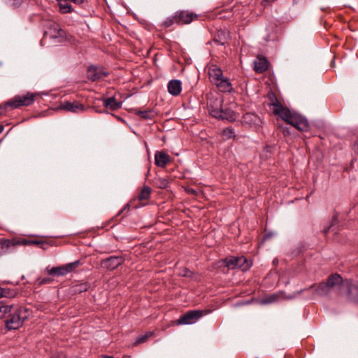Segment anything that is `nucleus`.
Instances as JSON below:
<instances>
[{
  "mask_svg": "<svg viewBox=\"0 0 358 358\" xmlns=\"http://www.w3.org/2000/svg\"><path fill=\"white\" fill-rule=\"evenodd\" d=\"M268 98L270 101L269 105L273 107V113L275 115L299 131H304L308 129L309 124L305 117L292 112L288 108L284 106L274 93L268 94Z\"/></svg>",
  "mask_w": 358,
  "mask_h": 358,
  "instance_id": "nucleus-1",
  "label": "nucleus"
},
{
  "mask_svg": "<svg viewBox=\"0 0 358 358\" xmlns=\"http://www.w3.org/2000/svg\"><path fill=\"white\" fill-rule=\"evenodd\" d=\"M325 282L331 289L339 285L342 293H344L350 299L358 303V283L355 284L349 279L343 280L338 273L330 275Z\"/></svg>",
  "mask_w": 358,
  "mask_h": 358,
  "instance_id": "nucleus-2",
  "label": "nucleus"
},
{
  "mask_svg": "<svg viewBox=\"0 0 358 358\" xmlns=\"http://www.w3.org/2000/svg\"><path fill=\"white\" fill-rule=\"evenodd\" d=\"M29 317V310L24 307L14 308L6 320L8 330H16L21 327Z\"/></svg>",
  "mask_w": 358,
  "mask_h": 358,
  "instance_id": "nucleus-3",
  "label": "nucleus"
},
{
  "mask_svg": "<svg viewBox=\"0 0 358 358\" xmlns=\"http://www.w3.org/2000/svg\"><path fill=\"white\" fill-rule=\"evenodd\" d=\"M221 266L227 267L229 270L239 268L241 271H247L250 267V263L243 256L229 257L220 261Z\"/></svg>",
  "mask_w": 358,
  "mask_h": 358,
  "instance_id": "nucleus-4",
  "label": "nucleus"
},
{
  "mask_svg": "<svg viewBox=\"0 0 358 358\" xmlns=\"http://www.w3.org/2000/svg\"><path fill=\"white\" fill-rule=\"evenodd\" d=\"M82 264L80 260H76L73 262L68 263L59 266H55L50 269H48V273L53 276H64L76 270Z\"/></svg>",
  "mask_w": 358,
  "mask_h": 358,
  "instance_id": "nucleus-5",
  "label": "nucleus"
},
{
  "mask_svg": "<svg viewBox=\"0 0 358 358\" xmlns=\"http://www.w3.org/2000/svg\"><path fill=\"white\" fill-rule=\"evenodd\" d=\"M35 94L28 92L24 95H17L6 102V105L13 108H17L22 106H28L33 103Z\"/></svg>",
  "mask_w": 358,
  "mask_h": 358,
  "instance_id": "nucleus-6",
  "label": "nucleus"
},
{
  "mask_svg": "<svg viewBox=\"0 0 358 358\" xmlns=\"http://www.w3.org/2000/svg\"><path fill=\"white\" fill-rule=\"evenodd\" d=\"M203 315V311L192 310L181 315L177 321L178 324H192L195 323Z\"/></svg>",
  "mask_w": 358,
  "mask_h": 358,
  "instance_id": "nucleus-7",
  "label": "nucleus"
},
{
  "mask_svg": "<svg viewBox=\"0 0 358 358\" xmlns=\"http://www.w3.org/2000/svg\"><path fill=\"white\" fill-rule=\"evenodd\" d=\"M125 259L123 256H110L102 259L101 261V266L102 268L108 271H113L119 266L122 265Z\"/></svg>",
  "mask_w": 358,
  "mask_h": 358,
  "instance_id": "nucleus-8",
  "label": "nucleus"
},
{
  "mask_svg": "<svg viewBox=\"0 0 358 358\" xmlns=\"http://www.w3.org/2000/svg\"><path fill=\"white\" fill-rule=\"evenodd\" d=\"M108 75L103 67H97L94 66H89L87 76V78L92 81H96L104 78Z\"/></svg>",
  "mask_w": 358,
  "mask_h": 358,
  "instance_id": "nucleus-9",
  "label": "nucleus"
},
{
  "mask_svg": "<svg viewBox=\"0 0 358 358\" xmlns=\"http://www.w3.org/2000/svg\"><path fill=\"white\" fill-rule=\"evenodd\" d=\"M178 24H187L198 18V15L189 10L176 11Z\"/></svg>",
  "mask_w": 358,
  "mask_h": 358,
  "instance_id": "nucleus-10",
  "label": "nucleus"
},
{
  "mask_svg": "<svg viewBox=\"0 0 358 358\" xmlns=\"http://www.w3.org/2000/svg\"><path fill=\"white\" fill-rule=\"evenodd\" d=\"M213 113L214 117L220 118L222 120H227L230 122L234 121L236 118L235 112L229 108H221L220 110H213Z\"/></svg>",
  "mask_w": 358,
  "mask_h": 358,
  "instance_id": "nucleus-11",
  "label": "nucleus"
},
{
  "mask_svg": "<svg viewBox=\"0 0 358 358\" xmlns=\"http://www.w3.org/2000/svg\"><path fill=\"white\" fill-rule=\"evenodd\" d=\"M48 27V30L45 32L50 34V37L57 38L63 36L64 31L61 29L60 26L52 20H48L45 24Z\"/></svg>",
  "mask_w": 358,
  "mask_h": 358,
  "instance_id": "nucleus-12",
  "label": "nucleus"
},
{
  "mask_svg": "<svg viewBox=\"0 0 358 358\" xmlns=\"http://www.w3.org/2000/svg\"><path fill=\"white\" fill-rule=\"evenodd\" d=\"M171 157L163 151H157L155 154V163L158 167L164 168L171 163Z\"/></svg>",
  "mask_w": 358,
  "mask_h": 358,
  "instance_id": "nucleus-13",
  "label": "nucleus"
},
{
  "mask_svg": "<svg viewBox=\"0 0 358 358\" xmlns=\"http://www.w3.org/2000/svg\"><path fill=\"white\" fill-rule=\"evenodd\" d=\"M61 108L72 113H79L85 110V106L77 101H64L62 103Z\"/></svg>",
  "mask_w": 358,
  "mask_h": 358,
  "instance_id": "nucleus-14",
  "label": "nucleus"
},
{
  "mask_svg": "<svg viewBox=\"0 0 358 358\" xmlns=\"http://www.w3.org/2000/svg\"><path fill=\"white\" fill-rule=\"evenodd\" d=\"M269 62L264 57H257L254 61V70L258 73H262L268 69Z\"/></svg>",
  "mask_w": 358,
  "mask_h": 358,
  "instance_id": "nucleus-15",
  "label": "nucleus"
},
{
  "mask_svg": "<svg viewBox=\"0 0 358 358\" xmlns=\"http://www.w3.org/2000/svg\"><path fill=\"white\" fill-rule=\"evenodd\" d=\"M261 120L259 117L252 113H245L242 118V123L250 127L259 125Z\"/></svg>",
  "mask_w": 358,
  "mask_h": 358,
  "instance_id": "nucleus-16",
  "label": "nucleus"
},
{
  "mask_svg": "<svg viewBox=\"0 0 358 358\" xmlns=\"http://www.w3.org/2000/svg\"><path fill=\"white\" fill-rule=\"evenodd\" d=\"M208 76L210 82L213 84L217 83V81L224 77L222 70L217 66L209 67Z\"/></svg>",
  "mask_w": 358,
  "mask_h": 358,
  "instance_id": "nucleus-17",
  "label": "nucleus"
},
{
  "mask_svg": "<svg viewBox=\"0 0 358 358\" xmlns=\"http://www.w3.org/2000/svg\"><path fill=\"white\" fill-rule=\"evenodd\" d=\"M214 85H215L218 90L222 92H231L233 90V87L229 79L225 77H223Z\"/></svg>",
  "mask_w": 358,
  "mask_h": 358,
  "instance_id": "nucleus-18",
  "label": "nucleus"
},
{
  "mask_svg": "<svg viewBox=\"0 0 358 358\" xmlns=\"http://www.w3.org/2000/svg\"><path fill=\"white\" fill-rule=\"evenodd\" d=\"M167 87L171 94L178 96L181 92L182 84L179 80H171L169 82Z\"/></svg>",
  "mask_w": 358,
  "mask_h": 358,
  "instance_id": "nucleus-19",
  "label": "nucleus"
},
{
  "mask_svg": "<svg viewBox=\"0 0 358 358\" xmlns=\"http://www.w3.org/2000/svg\"><path fill=\"white\" fill-rule=\"evenodd\" d=\"M103 104L106 108H109L111 110H117L122 106V103L117 101L114 96L103 99Z\"/></svg>",
  "mask_w": 358,
  "mask_h": 358,
  "instance_id": "nucleus-20",
  "label": "nucleus"
},
{
  "mask_svg": "<svg viewBox=\"0 0 358 358\" xmlns=\"http://www.w3.org/2000/svg\"><path fill=\"white\" fill-rule=\"evenodd\" d=\"M222 101L220 99H208L207 106L210 114L213 117V110H220L222 108Z\"/></svg>",
  "mask_w": 358,
  "mask_h": 358,
  "instance_id": "nucleus-21",
  "label": "nucleus"
},
{
  "mask_svg": "<svg viewBox=\"0 0 358 358\" xmlns=\"http://www.w3.org/2000/svg\"><path fill=\"white\" fill-rule=\"evenodd\" d=\"M227 38L228 33L227 31L219 30L213 39V42L217 45H223L227 42Z\"/></svg>",
  "mask_w": 358,
  "mask_h": 358,
  "instance_id": "nucleus-22",
  "label": "nucleus"
},
{
  "mask_svg": "<svg viewBox=\"0 0 358 358\" xmlns=\"http://www.w3.org/2000/svg\"><path fill=\"white\" fill-rule=\"evenodd\" d=\"M58 2L59 12L62 14L71 13L73 11L69 0H57Z\"/></svg>",
  "mask_w": 358,
  "mask_h": 358,
  "instance_id": "nucleus-23",
  "label": "nucleus"
},
{
  "mask_svg": "<svg viewBox=\"0 0 358 358\" xmlns=\"http://www.w3.org/2000/svg\"><path fill=\"white\" fill-rule=\"evenodd\" d=\"M90 287V285L88 282H82L73 285L71 287V291L73 294H80L87 291Z\"/></svg>",
  "mask_w": 358,
  "mask_h": 358,
  "instance_id": "nucleus-24",
  "label": "nucleus"
},
{
  "mask_svg": "<svg viewBox=\"0 0 358 358\" xmlns=\"http://www.w3.org/2000/svg\"><path fill=\"white\" fill-rule=\"evenodd\" d=\"M331 289L325 282H322L317 285L315 291L317 295L324 296L328 294L330 292Z\"/></svg>",
  "mask_w": 358,
  "mask_h": 358,
  "instance_id": "nucleus-25",
  "label": "nucleus"
},
{
  "mask_svg": "<svg viewBox=\"0 0 358 358\" xmlns=\"http://www.w3.org/2000/svg\"><path fill=\"white\" fill-rule=\"evenodd\" d=\"M151 194V188L145 186L138 195V199L139 201H145L150 199Z\"/></svg>",
  "mask_w": 358,
  "mask_h": 358,
  "instance_id": "nucleus-26",
  "label": "nucleus"
},
{
  "mask_svg": "<svg viewBox=\"0 0 358 358\" xmlns=\"http://www.w3.org/2000/svg\"><path fill=\"white\" fill-rule=\"evenodd\" d=\"M14 309L13 306H0V319L7 318L8 317L10 313Z\"/></svg>",
  "mask_w": 358,
  "mask_h": 358,
  "instance_id": "nucleus-27",
  "label": "nucleus"
},
{
  "mask_svg": "<svg viewBox=\"0 0 358 358\" xmlns=\"http://www.w3.org/2000/svg\"><path fill=\"white\" fill-rule=\"evenodd\" d=\"M135 114L144 120H151L154 117L152 112L150 110H135Z\"/></svg>",
  "mask_w": 358,
  "mask_h": 358,
  "instance_id": "nucleus-28",
  "label": "nucleus"
},
{
  "mask_svg": "<svg viewBox=\"0 0 358 358\" xmlns=\"http://www.w3.org/2000/svg\"><path fill=\"white\" fill-rule=\"evenodd\" d=\"M154 334V332L152 331H148L144 335H141L136 338L135 342L134 343V345H138L141 343H143L148 341L149 338L152 336Z\"/></svg>",
  "mask_w": 358,
  "mask_h": 358,
  "instance_id": "nucleus-29",
  "label": "nucleus"
},
{
  "mask_svg": "<svg viewBox=\"0 0 358 358\" xmlns=\"http://www.w3.org/2000/svg\"><path fill=\"white\" fill-rule=\"evenodd\" d=\"M178 21L177 20V15H176V12L173 15L167 17L163 22L162 25L164 27L167 28V27H169L172 26L174 24H178Z\"/></svg>",
  "mask_w": 358,
  "mask_h": 358,
  "instance_id": "nucleus-30",
  "label": "nucleus"
},
{
  "mask_svg": "<svg viewBox=\"0 0 358 358\" xmlns=\"http://www.w3.org/2000/svg\"><path fill=\"white\" fill-rule=\"evenodd\" d=\"M155 183L156 187L161 189H165L169 185V181L166 178H155Z\"/></svg>",
  "mask_w": 358,
  "mask_h": 358,
  "instance_id": "nucleus-31",
  "label": "nucleus"
},
{
  "mask_svg": "<svg viewBox=\"0 0 358 358\" xmlns=\"http://www.w3.org/2000/svg\"><path fill=\"white\" fill-rule=\"evenodd\" d=\"M222 135L224 139H230L235 137V132L231 127H227L222 131Z\"/></svg>",
  "mask_w": 358,
  "mask_h": 358,
  "instance_id": "nucleus-32",
  "label": "nucleus"
},
{
  "mask_svg": "<svg viewBox=\"0 0 358 358\" xmlns=\"http://www.w3.org/2000/svg\"><path fill=\"white\" fill-rule=\"evenodd\" d=\"M20 243H21V244H22L24 245H44V242L42 241L31 240V239H23L22 241H21Z\"/></svg>",
  "mask_w": 358,
  "mask_h": 358,
  "instance_id": "nucleus-33",
  "label": "nucleus"
},
{
  "mask_svg": "<svg viewBox=\"0 0 358 358\" xmlns=\"http://www.w3.org/2000/svg\"><path fill=\"white\" fill-rule=\"evenodd\" d=\"M53 282V279L51 277L38 278L36 280V285L41 286L45 284H50Z\"/></svg>",
  "mask_w": 358,
  "mask_h": 358,
  "instance_id": "nucleus-34",
  "label": "nucleus"
},
{
  "mask_svg": "<svg viewBox=\"0 0 358 358\" xmlns=\"http://www.w3.org/2000/svg\"><path fill=\"white\" fill-rule=\"evenodd\" d=\"M17 292L15 289H10L8 288H3V297L12 298L16 295Z\"/></svg>",
  "mask_w": 358,
  "mask_h": 358,
  "instance_id": "nucleus-35",
  "label": "nucleus"
},
{
  "mask_svg": "<svg viewBox=\"0 0 358 358\" xmlns=\"http://www.w3.org/2000/svg\"><path fill=\"white\" fill-rule=\"evenodd\" d=\"M186 192L190 195H198L199 191L192 187H187L185 189Z\"/></svg>",
  "mask_w": 358,
  "mask_h": 358,
  "instance_id": "nucleus-36",
  "label": "nucleus"
},
{
  "mask_svg": "<svg viewBox=\"0 0 358 358\" xmlns=\"http://www.w3.org/2000/svg\"><path fill=\"white\" fill-rule=\"evenodd\" d=\"M278 299V296L276 294H272L271 296H269L268 297H267L265 301L267 303H272V302H274L277 300Z\"/></svg>",
  "mask_w": 358,
  "mask_h": 358,
  "instance_id": "nucleus-37",
  "label": "nucleus"
},
{
  "mask_svg": "<svg viewBox=\"0 0 358 358\" xmlns=\"http://www.w3.org/2000/svg\"><path fill=\"white\" fill-rule=\"evenodd\" d=\"M7 107L8 105H6V103L3 105H0V116L6 115Z\"/></svg>",
  "mask_w": 358,
  "mask_h": 358,
  "instance_id": "nucleus-38",
  "label": "nucleus"
},
{
  "mask_svg": "<svg viewBox=\"0 0 358 358\" xmlns=\"http://www.w3.org/2000/svg\"><path fill=\"white\" fill-rule=\"evenodd\" d=\"M336 221L337 218L336 217H334L331 225L327 229H325L324 230V234H327L330 231L331 229L333 227L334 223L336 222Z\"/></svg>",
  "mask_w": 358,
  "mask_h": 358,
  "instance_id": "nucleus-39",
  "label": "nucleus"
},
{
  "mask_svg": "<svg viewBox=\"0 0 358 358\" xmlns=\"http://www.w3.org/2000/svg\"><path fill=\"white\" fill-rule=\"evenodd\" d=\"M130 208V206L129 204H127L124 206V208L118 213L117 215L122 214L124 211L127 210L129 211Z\"/></svg>",
  "mask_w": 358,
  "mask_h": 358,
  "instance_id": "nucleus-40",
  "label": "nucleus"
},
{
  "mask_svg": "<svg viewBox=\"0 0 358 358\" xmlns=\"http://www.w3.org/2000/svg\"><path fill=\"white\" fill-rule=\"evenodd\" d=\"M71 2H73L75 4L81 5L84 3L85 0H69Z\"/></svg>",
  "mask_w": 358,
  "mask_h": 358,
  "instance_id": "nucleus-41",
  "label": "nucleus"
},
{
  "mask_svg": "<svg viewBox=\"0 0 358 358\" xmlns=\"http://www.w3.org/2000/svg\"><path fill=\"white\" fill-rule=\"evenodd\" d=\"M191 274H192V272L189 270L185 268L184 271V273L182 275L184 276H190Z\"/></svg>",
  "mask_w": 358,
  "mask_h": 358,
  "instance_id": "nucleus-42",
  "label": "nucleus"
},
{
  "mask_svg": "<svg viewBox=\"0 0 358 358\" xmlns=\"http://www.w3.org/2000/svg\"><path fill=\"white\" fill-rule=\"evenodd\" d=\"M2 244L3 245H5L6 248H8L11 244V241L9 240H6Z\"/></svg>",
  "mask_w": 358,
  "mask_h": 358,
  "instance_id": "nucleus-43",
  "label": "nucleus"
},
{
  "mask_svg": "<svg viewBox=\"0 0 358 358\" xmlns=\"http://www.w3.org/2000/svg\"><path fill=\"white\" fill-rule=\"evenodd\" d=\"M52 358H66L63 355H54Z\"/></svg>",
  "mask_w": 358,
  "mask_h": 358,
  "instance_id": "nucleus-44",
  "label": "nucleus"
},
{
  "mask_svg": "<svg viewBox=\"0 0 358 358\" xmlns=\"http://www.w3.org/2000/svg\"><path fill=\"white\" fill-rule=\"evenodd\" d=\"M3 288L0 287V298L3 297Z\"/></svg>",
  "mask_w": 358,
  "mask_h": 358,
  "instance_id": "nucleus-45",
  "label": "nucleus"
},
{
  "mask_svg": "<svg viewBox=\"0 0 358 358\" xmlns=\"http://www.w3.org/2000/svg\"><path fill=\"white\" fill-rule=\"evenodd\" d=\"M4 127L2 124H0V134H1L3 131Z\"/></svg>",
  "mask_w": 358,
  "mask_h": 358,
  "instance_id": "nucleus-46",
  "label": "nucleus"
},
{
  "mask_svg": "<svg viewBox=\"0 0 358 358\" xmlns=\"http://www.w3.org/2000/svg\"><path fill=\"white\" fill-rule=\"evenodd\" d=\"M103 358H114V357H112V356L103 355Z\"/></svg>",
  "mask_w": 358,
  "mask_h": 358,
  "instance_id": "nucleus-47",
  "label": "nucleus"
},
{
  "mask_svg": "<svg viewBox=\"0 0 358 358\" xmlns=\"http://www.w3.org/2000/svg\"><path fill=\"white\" fill-rule=\"evenodd\" d=\"M313 287H314L313 285V286H310V287H309V289H312Z\"/></svg>",
  "mask_w": 358,
  "mask_h": 358,
  "instance_id": "nucleus-48",
  "label": "nucleus"
}]
</instances>
